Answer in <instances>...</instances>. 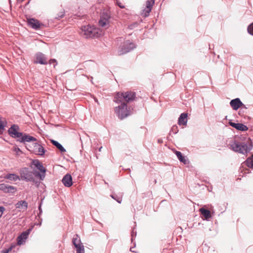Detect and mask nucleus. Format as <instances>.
<instances>
[{
    "label": "nucleus",
    "instance_id": "obj_43",
    "mask_svg": "<svg viewBox=\"0 0 253 253\" xmlns=\"http://www.w3.org/2000/svg\"><path fill=\"white\" fill-rule=\"evenodd\" d=\"M102 147H100L99 149V151L100 152L101 151Z\"/></svg>",
    "mask_w": 253,
    "mask_h": 253
},
{
    "label": "nucleus",
    "instance_id": "obj_35",
    "mask_svg": "<svg viewBox=\"0 0 253 253\" xmlns=\"http://www.w3.org/2000/svg\"><path fill=\"white\" fill-rule=\"evenodd\" d=\"M5 211V208L0 206V218L2 216L3 211Z\"/></svg>",
    "mask_w": 253,
    "mask_h": 253
},
{
    "label": "nucleus",
    "instance_id": "obj_14",
    "mask_svg": "<svg viewBox=\"0 0 253 253\" xmlns=\"http://www.w3.org/2000/svg\"><path fill=\"white\" fill-rule=\"evenodd\" d=\"M230 105L234 110H237L243 105V103L239 98L232 99L230 102Z\"/></svg>",
    "mask_w": 253,
    "mask_h": 253
},
{
    "label": "nucleus",
    "instance_id": "obj_31",
    "mask_svg": "<svg viewBox=\"0 0 253 253\" xmlns=\"http://www.w3.org/2000/svg\"><path fill=\"white\" fill-rule=\"evenodd\" d=\"M111 197L114 200H116L119 204L121 203L122 201L121 198H118L117 196H115L114 195H111Z\"/></svg>",
    "mask_w": 253,
    "mask_h": 253
},
{
    "label": "nucleus",
    "instance_id": "obj_3",
    "mask_svg": "<svg viewBox=\"0 0 253 253\" xmlns=\"http://www.w3.org/2000/svg\"><path fill=\"white\" fill-rule=\"evenodd\" d=\"M135 93L133 91L117 92L114 97V101L117 103L129 102L134 100Z\"/></svg>",
    "mask_w": 253,
    "mask_h": 253
},
{
    "label": "nucleus",
    "instance_id": "obj_39",
    "mask_svg": "<svg viewBox=\"0 0 253 253\" xmlns=\"http://www.w3.org/2000/svg\"><path fill=\"white\" fill-rule=\"evenodd\" d=\"M242 108H244V109H247V107L246 106V105L245 104H244L243 103V105L241 106V107Z\"/></svg>",
    "mask_w": 253,
    "mask_h": 253
},
{
    "label": "nucleus",
    "instance_id": "obj_24",
    "mask_svg": "<svg viewBox=\"0 0 253 253\" xmlns=\"http://www.w3.org/2000/svg\"><path fill=\"white\" fill-rule=\"evenodd\" d=\"M175 155H176L180 162L183 163L184 164L188 163L187 160L185 159V157L182 155L180 152L176 151L175 152Z\"/></svg>",
    "mask_w": 253,
    "mask_h": 253
},
{
    "label": "nucleus",
    "instance_id": "obj_26",
    "mask_svg": "<svg viewBox=\"0 0 253 253\" xmlns=\"http://www.w3.org/2000/svg\"><path fill=\"white\" fill-rule=\"evenodd\" d=\"M52 144L56 146L61 152H66L65 149L63 147V146L59 143L57 141L52 140L51 141Z\"/></svg>",
    "mask_w": 253,
    "mask_h": 253
},
{
    "label": "nucleus",
    "instance_id": "obj_22",
    "mask_svg": "<svg viewBox=\"0 0 253 253\" xmlns=\"http://www.w3.org/2000/svg\"><path fill=\"white\" fill-rule=\"evenodd\" d=\"M200 211L206 220H209L211 217V211L209 210L201 208L200 209Z\"/></svg>",
    "mask_w": 253,
    "mask_h": 253
},
{
    "label": "nucleus",
    "instance_id": "obj_23",
    "mask_svg": "<svg viewBox=\"0 0 253 253\" xmlns=\"http://www.w3.org/2000/svg\"><path fill=\"white\" fill-rule=\"evenodd\" d=\"M4 178L14 181L20 179L19 176L14 173L7 174L4 176Z\"/></svg>",
    "mask_w": 253,
    "mask_h": 253
},
{
    "label": "nucleus",
    "instance_id": "obj_6",
    "mask_svg": "<svg viewBox=\"0 0 253 253\" xmlns=\"http://www.w3.org/2000/svg\"><path fill=\"white\" fill-rule=\"evenodd\" d=\"M135 47V44L129 41L125 42L123 44L119 47L118 54L123 55L129 52Z\"/></svg>",
    "mask_w": 253,
    "mask_h": 253
},
{
    "label": "nucleus",
    "instance_id": "obj_37",
    "mask_svg": "<svg viewBox=\"0 0 253 253\" xmlns=\"http://www.w3.org/2000/svg\"><path fill=\"white\" fill-rule=\"evenodd\" d=\"M118 5L120 7L122 8H124V6L121 3H118Z\"/></svg>",
    "mask_w": 253,
    "mask_h": 253
},
{
    "label": "nucleus",
    "instance_id": "obj_18",
    "mask_svg": "<svg viewBox=\"0 0 253 253\" xmlns=\"http://www.w3.org/2000/svg\"><path fill=\"white\" fill-rule=\"evenodd\" d=\"M62 183L67 187H70L72 184V177L70 174H66L62 179Z\"/></svg>",
    "mask_w": 253,
    "mask_h": 253
},
{
    "label": "nucleus",
    "instance_id": "obj_28",
    "mask_svg": "<svg viewBox=\"0 0 253 253\" xmlns=\"http://www.w3.org/2000/svg\"><path fill=\"white\" fill-rule=\"evenodd\" d=\"M76 249L77 253H84V246L83 244L75 247Z\"/></svg>",
    "mask_w": 253,
    "mask_h": 253
},
{
    "label": "nucleus",
    "instance_id": "obj_12",
    "mask_svg": "<svg viewBox=\"0 0 253 253\" xmlns=\"http://www.w3.org/2000/svg\"><path fill=\"white\" fill-rule=\"evenodd\" d=\"M34 62L42 65H46L48 63L45 55L41 52H39L36 54Z\"/></svg>",
    "mask_w": 253,
    "mask_h": 253
},
{
    "label": "nucleus",
    "instance_id": "obj_27",
    "mask_svg": "<svg viewBox=\"0 0 253 253\" xmlns=\"http://www.w3.org/2000/svg\"><path fill=\"white\" fill-rule=\"evenodd\" d=\"M245 163L248 167L253 168V155L251 157L248 158Z\"/></svg>",
    "mask_w": 253,
    "mask_h": 253
},
{
    "label": "nucleus",
    "instance_id": "obj_36",
    "mask_svg": "<svg viewBox=\"0 0 253 253\" xmlns=\"http://www.w3.org/2000/svg\"><path fill=\"white\" fill-rule=\"evenodd\" d=\"M4 126L5 125H4L3 122L0 119V129H3Z\"/></svg>",
    "mask_w": 253,
    "mask_h": 253
},
{
    "label": "nucleus",
    "instance_id": "obj_1",
    "mask_svg": "<svg viewBox=\"0 0 253 253\" xmlns=\"http://www.w3.org/2000/svg\"><path fill=\"white\" fill-rule=\"evenodd\" d=\"M230 148L234 152L242 154H246L252 149V144L249 142H240L234 141L230 144Z\"/></svg>",
    "mask_w": 253,
    "mask_h": 253
},
{
    "label": "nucleus",
    "instance_id": "obj_19",
    "mask_svg": "<svg viewBox=\"0 0 253 253\" xmlns=\"http://www.w3.org/2000/svg\"><path fill=\"white\" fill-rule=\"evenodd\" d=\"M155 0H147L146 1V9L143 11V12H145L144 16H147L151 11L152 7L154 4Z\"/></svg>",
    "mask_w": 253,
    "mask_h": 253
},
{
    "label": "nucleus",
    "instance_id": "obj_4",
    "mask_svg": "<svg viewBox=\"0 0 253 253\" xmlns=\"http://www.w3.org/2000/svg\"><path fill=\"white\" fill-rule=\"evenodd\" d=\"M121 103V104L120 106L115 108L114 110L119 118L123 119L129 116L130 113L127 109L126 104L123 102Z\"/></svg>",
    "mask_w": 253,
    "mask_h": 253
},
{
    "label": "nucleus",
    "instance_id": "obj_44",
    "mask_svg": "<svg viewBox=\"0 0 253 253\" xmlns=\"http://www.w3.org/2000/svg\"><path fill=\"white\" fill-rule=\"evenodd\" d=\"M20 0V1H24V0Z\"/></svg>",
    "mask_w": 253,
    "mask_h": 253
},
{
    "label": "nucleus",
    "instance_id": "obj_42",
    "mask_svg": "<svg viewBox=\"0 0 253 253\" xmlns=\"http://www.w3.org/2000/svg\"><path fill=\"white\" fill-rule=\"evenodd\" d=\"M176 128H174V130L175 131H174V133H177V130H176Z\"/></svg>",
    "mask_w": 253,
    "mask_h": 253
},
{
    "label": "nucleus",
    "instance_id": "obj_15",
    "mask_svg": "<svg viewBox=\"0 0 253 253\" xmlns=\"http://www.w3.org/2000/svg\"><path fill=\"white\" fill-rule=\"evenodd\" d=\"M0 190L5 193H13L16 190L15 187L4 183L0 184Z\"/></svg>",
    "mask_w": 253,
    "mask_h": 253
},
{
    "label": "nucleus",
    "instance_id": "obj_41",
    "mask_svg": "<svg viewBox=\"0 0 253 253\" xmlns=\"http://www.w3.org/2000/svg\"><path fill=\"white\" fill-rule=\"evenodd\" d=\"M174 128H177V126H173L172 127V130H174Z\"/></svg>",
    "mask_w": 253,
    "mask_h": 253
},
{
    "label": "nucleus",
    "instance_id": "obj_7",
    "mask_svg": "<svg viewBox=\"0 0 253 253\" xmlns=\"http://www.w3.org/2000/svg\"><path fill=\"white\" fill-rule=\"evenodd\" d=\"M20 177L22 180L26 181H34L33 173L30 171L28 168H24L20 170Z\"/></svg>",
    "mask_w": 253,
    "mask_h": 253
},
{
    "label": "nucleus",
    "instance_id": "obj_20",
    "mask_svg": "<svg viewBox=\"0 0 253 253\" xmlns=\"http://www.w3.org/2000/svg\"><path fill=\"white\" fill-rule=\"evenodd\" d=\"M187 123V114L182 113L178 118V123L179 125H186Z\"/></svg>",
    "mask_w": 253,
    "mask_h": 253
},
{
    "label": "nucleus",
    "instance_id": "obj_40",
    "mask_svg": "<svg viewBox=\"0 0 253 253\" xmlns=\"http://www.w3.org/2000/svg\"><path fill=\"white\" fill-rule=\"evenodd\" d=\"M94 101H95V102H96L98 104H99V102H98V100H97V99H96V98H94Z\"/></svg>",
    "mask_w": 253,
    "mask_h": 253
},
{
    "label": "nucleus",
    "instance_id": "obj_9",
    "mask_svg": "<svg viewBox=\"0 0 253 253\" xmlns=\"http://www.w3.org/2000/svg\"><path fill=\"white\" fill-rule=\"evenodd\" d=\"M19 127L17 125H13L8 130L9 135L14 138L19 139L21 136L22 133L19 132Z\"/></svg>",
    "mask_w": 253,
    "mask_h": 253
},
{
    "label": "nucleus",
    "instance_id": "obj_32",
    "mask_svg": "<svg viewBox=\"0 0 253 253\" xmlns=\"http://www.w3.org/2000/svg\"><path fill=\"white\" fill-rule=\"evenodd\" d=\"M65 15V11L64 10H63L61 11L57 15V16L56 17L57 19H60L62 18H63L64 16Z\"/></svg>",
    "mask_w": 253,
    "mask_h": 253
},
{
    "label": "nucleus",
    "instance_id": "obj_17",
    "mask_svg": "<svg viewBox=\"0 0 253 253\" xmlns=\"http://www.w3.org/2000/svg\"><path fill=\"white\" fill-rule=\"evenodd\" d=\"M230 126L235 128L236 129L241 131H246L248 127L245 125L240 123H235L231 122L229 123Z\"/></svg>",
    "mask_w": 253,
    "mask_h": 253
},
{
    "label": "nucleus",
    "instance_id": "obj_38",
    "mask_svg": "<svg viewBox=\"0 0 253 253\" xmlns=\"http://www.w3.org/2000/svg\"><path fill=\"white\" fill-rule=\"evenodd\" d=\"M39 210L40 211V213H41L42 212V209H41V204L39 206Z\"/></svg>",
    "mask_w": 253,
    "mask_h": 253
},
{
    "label": "nucleus",
    "instance_id": "obj_21",
    "mask_svg": "<svg viewBox=\"0 0 253 253\" xmlns=\"http://www.w3.org/2000/svg\"><path fill=\"white\" fill-rule=\"evenodd\" d=\"M29 232H24L17 238V244L21 245L27 238Z\"/></svg>",
    "mask_w": 253,
    "mask_h": 253
},
{
    "label": "nucleus",
    "instance_id": "obj_2",
    "mask_svg": "<svg viewBox=\"0 0 253 253\" xmlns=\"http://www.w3.org/2000/svg\"><path fill=\"white\" fill-rule=\"evenodd\" d=\"M81 34L85 38H89L101 36L103 33L99 29L88 25L82 27Z\"/></svg>",
    "mask_w": 253,
    "mask_h": 253
},
{
    "label": "nucleus",
    "instance_id": "obj_5",
    "mask_svg": "<svg viewBox=\"0 0 253 253\" xmlns=\"http://www.w3.org/2000/svg\"><path fill=\"white\" fill-rule=\"evenodd\" d=\"M31 165L34 166L41 172V173L38 172H35L34 174L35 176L39 177L40 180H43L45 177L46 169L43 167L42 164L39 161V160H35L32 161Z\"/></svg>",
    "mask_w": 253,
    "mask_h": 253
},
{
    "label": "nucleus",
    "instance_id": "obj_30",
    "mask_svg": "<svg viewBox=\"0 0 253 253\" xmlns=\"http://www.w3.org/2000/svg\"><path fill=\"white\" fill-rule=\"evenodd\" d=\"M248 31L249 34L253 36V23L248 26Z\"/></svg>",
    "mask_w": 253,
    "mask_h": 253
},
{
    "label": "nucleus",
    "instance_id": "obj_33",
    "mask_svg": "<svg viewBox=\"0 0 253 253\" xmlns=\"http://www.w3.org/2000/svg\"><path fill=\"white\" fill-rule=\"evenodd\" d=\"M12 247H10L8 249H5L1 251V253H9L12 249Z\"/></svg>",
    "mask_w": 253,
    "mask_h": 253
},
{
    "label": "nucleus",
    "instance_id": "obj_34",
    "mask_svg": "<svg viewBox=\"0 0 253 253\" xmlns=\"http://www.w3.org/2000/svg\"><path fill=\"white\" fill-rule=\"evenodd\" d=\"M49 63L50 64H53V63H55V64H54V65H53L54 67H55V66H56V65H57V64L56 60L55 59H50V60H49Z\"/></svg>",
    "mask_w": 253,
    "mask_h": 253
},
{
    "label": "nucleus",
    "instance_id": "obj_11",
    "mask_svg": "<svg viewBox=\"0 0 253 253\" xmlns=\"http://www.w3.org/2000/svg\"><path fill=\"white\" fill-rule=\"evenodd\" d=\"M17 141L21 143H25V142L36 141L37 139L35 137L30 136L26 133H22L21 136H20L19 139H17Z\"/></svg>",
    "mask_w": 253,
    "mask_h": 253
},
{
    "label": "nucleus",
    "instance_id": "obj_13",
    "mask_svg": "<svg viewBox=\"0 0 253 253\" xmlns=\"http://www.w3.org/2000/svg\"><path fill=\"white\" fill-rule=\"evenodd\" d=\"M28 23L29 26L35 30L40 29L42 25L39 20L34 18L28 19Z\"/></svg>",
    "mask_w": 253,
    "mask_h": 253
},
{
    "label": "nucleus",
    "instance_id": "obj_25",
    "mask_svg": "<svg viewBox=\"0 0 253 253\" xmlns=\"http://www.w3.org/2000/svg\"><path fill=\"white\" fill-rule=\"evenodd\" d=\"M72 243L75 247L82 244L78 235L76 234L74 236L72 239Z\"/></svg>",
    "mask_w": 253,
    "mask_h": 253
},
{
    "label": "nucleus",
    "instance_id": "obj_29",
    "mask_svg": "<svg viewBox=\"0 0 253 253\" xmlns=\"http://www.w3.org/2000/svg\"><path fill=\"white\" fill-rule=\"evenodd\" d=\"M12 150L15 153L16 155L18 156L20 155L22 153V151L16 146L13 147Z\"/></svg>",
    "mask_w": 253,
    "mask_h": 253
},
{
    "label": "nucleus",
    "instance_id": "obj_8",
    "mask_svg": "<svg viewBox=\"0 0 253 253\" xmlns=\"http://www.w3.org/2000/svg\"><path fill=\"white\" fill-rule=\"evenodd\" d=\"M110 16L107 13H103L98 21V24L102 29H106L109 26V19Z\"/></svg>",
    "mask_w": 253,
    "mask_h": 253
},
{
    "label": "nucleus",
    "instance_id": "obj_10",
    "mask_svg": "<svg viewBox=\"0 0 253 253\" xmlns=\"http://www.w3.org/2000/svg\"><path fill=\"white\" fill-rule=\"evenodd\" d=\"M33 152L37 155L42 156L45 154V150L42 146L38 143L33 144Z\"/></svg>",
    "mask_w": 253,
    "mask_h": 253
},
{
    "label": "nucleus",
    "instance_id": "obj_16",
    "mask_svg": "<svg viewBox=\"0 0 253 253\" xmlns=\"http://www.w3.org/2000/svg\"><path fill=\"white\" fill-rule=\"evenodd\" d=\"M15 208L19 209V211H26L28 207V204L25 201H20L15 205Z\"/></svg>",
    "mask_w": 253,
    "mask_h": 253
}]
</instances>
